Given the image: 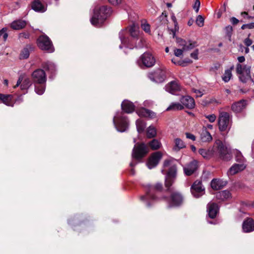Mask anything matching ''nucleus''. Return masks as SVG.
Here are the masks:
<instances>
[{"label": "nucleus", "instance_id": "nucleus-1", "mask_svg": "<svg viewBox=\"0 0 254 254\" xmlns=\"http://www.w3.org/2000/svg\"><path fill=\"white\" fill-rule=\"evenodd\" d=\"M138 26L133 23L119 33V38L121 41V45L119 46L120 49H122L123 46L130 49L137 47L135 44V41L138 40Z\"/></svg>", "mask_w": 254, "mask_h": 254}, {"label": "nucleus", "instance_id": "nucleus-2", "mask_svg": "<svg viewBox=\"0 0 254 254\" xmlns=\"http://www.w3.org/2000/svg\"><path fill=\"white\" fill-rule=\"evenodd\" d=\"M111 13L112 10L110 7L107 6L95 7L93 15L90 19L91 24L97 27H101Z\"/></svg>", "mask_w": 254, "mask_h": 254}, {"label": "nucleus", "instance_id": "nucleus-3", "mask_svg": "<svg viewBox=\"0 0 254 254\" xmlns=\"http://www.w3.org/2000/svg\"><path fill=\"white\" fill-rule=\"evenodd\" d=\"M162 185L160 183H157L155 186L148 185L146 187V194L140 197V199L145 203L147 207H150L153 203L158 199L156 196V191L161 190Z\"/></svg>", "mask_w": 254, "mask_h": 254}, {"label": "nucleus", "instance_id": "nucleus-4", "mask_svg": "<svg viewBox=\"0 0 254 254\" xmlns=\"http://www.w3.org/2000/svg\"><path fill=\"white\" fill-rule=\"evenodd\" d=\"M174 161L173 159L166 160L163 163L164 168L170 167L165 178V186L169 190H171L170 187L174 182L177 174V167L173 163Z\"/></svg>", "mask_w": 254, "mask_h": 254}, {"label": "nucleus", "instance_id": "nucleus-5", "mask_svg": "<svg viewBox=\"0 0 254 254\" xmlns=\"http://www.w3.org/2000/svg\"><path fill=\"white\" fill-rule=\"evenodd\" d=\"M239 63L236 65V73L238 75L240 80L246 83L249 80H252L251 76V67L247 65H242L240 63L245 62V58L244 56H240L238 58Z\"/></svg>", "mask_w": 254, "mask_h": 254}, {"label": "nucleus", "instance_id": "nucleus-6", "mask_svg": "<svg viewBox=\"0 0 254 254\" xmlns=\"http://www.w3.org/2000/svg\"><path fill=\"white\" fill-rule=\"evenodd\" d=\"M213 154L218 156L224 161H229L232 158L231 150L220 140L216 141L212 148Z\"/></svg>", "mask_w": 254, "mask_h": 254}, {"label": "nucleus", "instance_id": "nucleus-7", "mask_svg": "<svg viewBox=\"0 0 254 254\" xmlns=\"http://www.w3.org/2000/svg\"><path fill=\"white\" fill-rule=\"evenodd\" d=\"M136 139L133 138L135 143L132 152V157L136 160H139L144 157L148 152V147L144 143H136Z\"/></svg>", "mask_w": 254, "mask_h": 254}, {"label": "nucleus", "instance_id": "nucleus-8", "mask_svg": "<svg viewBox=\"0 0 254 254\" xmlns=\"http://www.w3.org/2000/svg\"><path fill=\"white\" fill-rule=\"evenodd\" d=\"M114 125L120 132H124L128 128V122L127 118L124 116L122 112H117L113 119Z\"/></svg>", "mask_w": 254, "mask_h": 254}, {"label": "nucleus", "instance_id": "nucleus-9", "mask_svg": "<svg viewBox=\"0 0 254 254\" xmlns=\"http://www.w3.org/2000/svg\"><path fill=\"white\" fill-rule=\"evenodd\" d=\"M155 63L154 57L149 52L144 53L137 61V64L140 67H151L155 65Z\"/></svg>", "mask_w": 254, "mask_h": 254}, {"label": "nucleus", "instance_id": "nucleus-10", "mask_svg": "<svg viewBox=\"0 0 254 254\" xmlns=\"http://www.w3.org/2000/svg\"><path fill=\"white\" fill-rule=\"evenodd\" d=\"M37 45L38 47L43 51L48 53L54 52L55 49L52 42L50 38L45 35H41L37 39Z\"/></svg>", "mask_w": 254, "mask_h": 254}, {"label": "nucleus", "instance_id": "nucleus-11", "mask_svg": "<svg viewBox=\"0 0 254 254\" xmlns=\"http://www.w3.org/2000/svg\"><path fill=\"white\" fill-rule=\"evenodd\" d=\"M218 124L219 129L221 131H224L229 129L230 127V114L226 112H220Z\"/></svg>", "mask_w": 254, "mask_h": 254}, {"label": "nucleus", "instance_id": "nucleus-12", "mask_svg": "<svg viewBox=\"0 0 254 254\" xmlns=\"http://www.w3.org/2000/svg\"><path fill=\"white\" fill-rule=\"evenodd\" d=\"M164 198L168 203V207L179 206L182 204L184 200L182 195L178 192L172 193L169 198Z\"/></svg>", "mask_w": 254, "mask_h": 254}, {"label": "nucleus", "instance_id": "nucleus-13", "mask_svg": "<svg viewBox=\"0 0 254 254\" xmlns=\"http://www.w3.org/2000/svg\"><path fill=\"white\" fill-rule=\"evenodd\" d=\"M148 78L156 83H162L166 79V70L165 69L158 68L152 72L149 73Z\"/></svg>", "mask_w": 254, "mask_h": 254}, {"label": "nucleus", "instance_id": "nucleus-14", "mask_svg": "<svg viewBox=\"0 0 254 254\" xmlns=\"http://www.w3.org/2000/svg\"><path fill=\"white\" fill-rule=\"evenodd\" d=\"M32 77L34 83L42 84L46 81V75L45 71L41 69H37L33 71Z\"/></svg>", "mask_w": 254, "mask_h": 254}, {"label": "nucleus", "instance_id": "nucleus-15", "mask_svg": "<svg viewBox=\"0 0 254 254\" xmlns=\"http://www.w3.org/2000/svg\"><path fill=\"white\" fill-rule=\"evenodd\" d=\"M191 192L196 198L202 196L204 192V188L202 186V183L199 181H195L191 187Z\"/></svg>", "mask_w": 254, "mask_h": 254}, {"label": "nucleus", "instance_id": "nucleus-16", "mask_svg": "<svg viewBox=\"0 0 254 254\" xmlns=\"http://www.w3.org/2000/svg\"><path fill=\"white\" fill-rule=\"evenodd\" d=\"M31 85L32 82L29 78L24 79L23 75H20L19 76L16 85L13 86V88L15 89L20 85V88L22 90H27Z\"/></svg>", "mask_w": 254, "mask_h": 254}, {"label": "nucleus", "instance_id": "nucleus-17", "mask_svg": "<svg viewBox=\"0 0 254 254\" xmlns=\"http://www.w3.org/2000/svg\"><path fill=\"white\" fill-rule=\"evenodd\" d=\"M162 158V154L160 152H156L152 154L149 158L147 166L148 168L151 169L156 167Z\"/></svg>", "mask_w": 254, "mask_h": 254}, {"label": "nucleus", "instance_id": "nucleus-18", "mask_svg": "<svg viewBox=\"0 0 254 254\" xmlns=\"http://www.w3.org/2000/svg\"><path fill=\"white\" fill-rule=\"evenodd\" d=\"M242 231L244 233H251L254 231V220L253 218L247 217L242 224Z\"/></svg>", "mask_w": 254, "mask_h": 254}, {"label": "nucleus", "instance_id": "nucleus-19", "mask_svg": "<svg viewBox=\"0 0 254 254\" xmlns=\"http://www.w3.org/2000/svg\"><path fill=\"white\" fill-rule=\"evenodd\" d=\"M197 167V162L196 160H193L187 164L183 169L186 175L190 176L196 171Z\"/></svg>", "mask_w": 254, "mask_h": 254}, {"label": "nucleus", "instance_id": "nucleus-20", "mask_svg": "<svg viewBox=\"0 0 254 254\" xmlns=\"http://www.w3.org/2000/svg\"><path fill=\"white\" fill-rule=\"evenodd\" d=\"M181 103L183 105L184 108L188 109H192L195 107V102L193 98L190 96H182L180 100Z\"/></svg>", "mask_w": 254, "mask_h": 254}, {"label": "nucleus", "instance_id": "nucleus-21", "mask_svg": "<svg viewBox=\"0 0 254 254\" xmlns=\"http://www.w3.org/2000/svg\"><path fill=\"white\" fill-rule=\"evenodd\" d=\"M122 110L126 113L130 114L135 110V105L128 100H125L121 104Z\"/></svg>", "mask_w": 254, "mask_h": 254}, {"label": "nucleus", "instance_id": "nucleus-22", "mask_svg": "<svg viewBox=\"0 0 254 254\" xmlns=\"http://www.w3.org/2000/svg\"><path fill=\"white\" fill-rule=\"evenodd\" d=\"M218 205L215 203H209L207 204V212L209 217L213 219L216 217L218 212Z\"/></svg>", "mask_w": 254, "mask_h": 254}, {"label": "nucleus", "instance_id": "nucleus-23", "mask_svg": "<svg viewBox=\"0 0 254 254\" xmlns=\"http://www.w3.org/2000/svg\"><path fill=\"white\" fill-rule=\"evenodd\" d=\"M136 113L140 117H148L150 119L155 118L156 116L155 113L144 108H141L137 110Z\"/></svg>", "mask_w": 254, "mask_h": 254}, {"label": "nucleus", "instance_id": "nucleus-24", "mask_svg": "<svg viewBox=\"0 0 254 254\" xmlns=\"http://www.w3.org/2000/svg\"><path fill=\"white\" fill-rule=\"evenodd\" d=\"M227 184V182L218 179H213L211 182V187L214 190L222 189Z\"/></svg>", "mask_w": 254, "mask_h": 254}, {"label": "nucleus", "instance_id": "nucleus-25", "mask_svg": "<svg viewBox=\"0 0 254 254\" xmlns=\"http://www.w3.org/2000/svg\"><path fill=\"white\" fill-rule=\"evenodd\" d=\"M165 90L171 94H175L178 91L180 90V86L179 84L173 81L167 84L164 87Z\"/></svg>", "mask_w": 254, "mask_h": 254}, {"label": "nucleus", "instance_id": "nucleus-26", "mask_svg": "<svg viewBox=\"0 0 254 254\" xmlns=\"http://www.w3.org/2000/svg\"><path fill=\"white\" fill-rule=\"evenodd\" d=\"M246 167V165L243 163L235 164L229 169L228 173L229 175H233L244 170Z\"/></svg>", "mask_w": 254, "mask_h": 254}, {"label": "nucleus", "instance_id": "nucleus-27", "mask_svg": "<svg viewBox=\"0 0 254 254\" xmlns=\"http://www.w3.org/2000/svg\"><path fill=\"white\" fill-rule=\"evenodd\" d=\"M42 67L51 74L49 77L53 78V75L55 74L56 70V65L55 64L51 62L48 61L43 63Z\"/></svg>", "mask_w": 254, "mask_h": 254}, {"label": "nucleus", "instance_id": "nucleus-28", "mask_svg": "<svg viewBox=\"0 0 254 254\" xmlns=\"http://www.w3.org/2000/svg\"><path fill=\"white\" fill-rule=\"evenodd\" d=\"M32 8L35 11L44 12L47 9V6L39 0H34L32 3Z\"/></svg>", "mask_w": 254, "mask_h": 254}, {"label": "nucleus", "instance_id": "nucleus-29", "mask_svg": "<svg viewBox=\"0 0 254 254\" xmlns=\"http://www.w3.org/2000/svg\"><path fill=\"white\" fill-rule=\"evenodd\" d=\"M34 47L32 45H27L21 51L19 58L26 59L29 57L30 53L33 50Z\"/></svg>", "mask_w": 254, "mask_h": 254}, {"label": "nucleus", "instance_id": "nucleus-30", "mask_svg": "<svg viewBox=\"0 0 254 254\" xmlns=\"http://www.w3.org/2000/svg\"><path fill=\"white\" fill-rule=\"evenodd\" d=\"M246 104L245 100H241L233 104L231 108L234 112L240 113L245 108Z\"/></svg>", "mask_w": 254, "mask_h": 254}, {"label": "nucleus", "instance_id": "nucleus-31", "mask_svg": "<svg viewBox=\"0 0 254 254\" xmlns=\"http://www.w3.org/2000/svg\"><path fill=\"white\" fill-rule=\"evenodd\" d=\"M26 25V22L25 20L19 19L13 21L11 23L10 26L12 29L18 30L25 27Z\"/></svg>", "mask_w": 254, "mask_h": 254}, {"label": "nucleus", "instance_id": "nucleus-32", "mask_svg": "<svg viewBox=\"0 0 254 254\" xmlns=\"http://www.w3.org/2000/svg\"><path fill=\"white\" fill-rule=\"evenodd\" d=\"M186 147L185 142L180 138H176L174 139V146L173 147V150L174 151L178 152L181 149Z\"/></svg>", "mask_w": 254, "mask_h": 254}, {"label": "nucleus", "instance_id": "nucleus-33", "mask_svg": "<svg viewBox=\"0 0 254 254\" xmlns=\"http://www.w3.org/2000/svg\"><path fill=\"white\" fill-rule=\"evenodd\" d=\"M12 96L11 95H4L0 93V101L8 106H13L12 102Z\"/></svg>", "mask_w": 254, "mask_h": 254}, {"label": "nucleus", "instance_id": "nucleus-34", "mask_svg": "<svg viewBox=\"0 0 254 254\" xmlns=\"http://www.w3.org/2000/svg\"><path fill=\"white\" fill-rule=\"evenodd\" d=\"M233 68L234 66H232L229 69L225 70L224 74L222 77V80L225 82H228L231 79L232 76V70L233 69Z\"/></svg>", "mask_w": 254, "mask_h": 254}, {"label": "nucleus", "instance_id": "nucleus-35", "mask_svg": "<svg viewBox=\"0 0 254 254\" xmlns=\"http://www.w3.org/2000/svg\"><path fill=\"white\" fill-rule=\"evenodd\" d=\"M184 109V106L182 103L173 102L167 108V111L170 110H181Z\"/></svg>", "mask_w": 254, "mask_h": 254}, {"label": "nucleus", "instance_id": "nucleus-36", "mask_svg": "<svg viewBox=\"0 0 254 254\" xmlns=\"http://www.w3.org/2000/svg\"><path fill=\"white\" fill-rule=\"evenodd\" d=\"M201 139L203 142H207L211 140L212 136L210 133L206 130H203L200 134Z\"/></svg>", "mask_w": 254, "mask_h": 254}, {"label": "nucleus", "instance_id": "nucleus-37", "mask_svg": "<svg viewBox=\"0 0 254 254\" xmlns=\"http://www.w3.org/2000/svg\"><path fill=\"white\" fill-rule=\"evenodd\" d=\"M136 126L138 132L141 133L144 131L146 127V124L143 121L140 119H138L136 121Z\"/></svg>", "mask_w": 254, "mask_h": 254}, {"label": "nucleus", "instance_id": "nucleus-38", "mask_svg": "<svg viewBox=\"0 0 254 254\" xmlns=\"http://www.w3.org/2000/svg\"><path fill=\"white\" fill-rule=\"evenodd\" d=\"M230 193L228 190H223L222 191L218 192L216 194V197L219 199L222 200L227 199L230 197Z\"/></svg>", "mask_w": 254, "mask_h": 254}, {"label": "nucleus", "instance_id": "nucleus-39", "mask_svg": "<svg viewBox=\"0 0 254 254\" xmlns=\"http://www.w3.org/2000/svg\"><path fill=\"white\" fill-rule=\"evenodd\" d=\"M161 143L159 141L156 139H153L149 143V145L150 148L153 150H157L161 146Z\"/></svg>", "mask_w": 254, "mask_h": 254}, {"label": "nucleus", "instance_id": "nucleus-40", "mask_svg": "<svg viewBox=\"0 0 254 254\" xmlns=\"http://www.w3.org/2000/svg\"><path fill=\"white\" fill-rule=\"evenodd\" d=\"M235 159L237 162L240 163V164H244V162L246 161V160L243 157L242 153L239 150L236 151Z\"/></svg>", "mask_w": 254, "mask_h": 254}, {"label": "nucleus", "instance_id": "nucleus-41", "mask_svg": "<svg viewBox=\"0 0 254 254\" xmlns=\"http://www.w3.org/2000/svg\"><path fill=\"white\" fill-rule=\"evenodd\" d=\"M156 134V130L154 127L150 126L147 129V137L148 138H153Z\"/></svg>", "mask_w": 254, "mask_h": 254}, {"label": "nucleus", "instance_id": "nucleus-42", "mask_svg": "<svg viewBox=\"0 0 254 254\" xmlns=\"http://www.w3.org/2000/svg\"><path fill=\"white\" fill-rule=\"evenodd\" d=\"M45 90V85H43V84H40L39 85H35V91L36 93L39 95H42Z\"/></svg>", "mask_w": 254, "mask_h": 254}, {"label": "nucleus", "instance_id": "nucleus-43", "mask_svg": "<svg viewBox=\"0 0 254 254\" xmlns=\"http://www.w3.org/2000/svg\"><path fill=\"white\" fill-rule=\"evenodd\" d=\"M197 46V43L195 41H188V44H187L186 47L185 48V51H188L193 49L194 47Z\"/></svg>", "mask_w": 254, "mask_h": 254}, {"label": "nucleus", "instance_id": "nucleus-44", "mask_svg": "<svg viewBox=\"0 0 254 254\" xmlns=\"http://www.w3.org/2000/svg\"><path fill=\"white\" fill-rule=\"evenodd\" d=\"M226 36L228 38L230 41H231V36L233 31V27L231 25L227 26L225 28Z\"/></svg>", "mask_w": 254, "mask_h": 254}, {"label": "nucleus", "instance_id": "nucleus-45", "mask_svg": "<svg viewBox=\"0 0 254 254\" xmlns=\"http://www.w3.org/2000/svg\"><path fill=\"white\" fill-rule=\"evenodd\" d=\"M7 28H2L1 30H0V37L2 36L3 41L5 42L6 41L8 37V34L7 33Z\"/></svg>", "mask_w": 254, "mask_h": 254}, {"label": "nucleus", "instance_id": "nucleus-46", "mask_svg": "<svg viewBox=\"0 0 254 254\" xmlns=\"http://www.w3.org/2000/svg\"><path fill=\"white\" fill-rule=\"evenodd\" d=\"M204 20L203 17L201 15H199L196 17V24L199 27H202L204 25Z\"/></svg>", "mask_w": 254, "mask_h": 254}, {"label": "nucleus", "instance_id": "nucleus-47", "mask_svg": "<svg viewBox=\"0 0 254 254\" xmlns=\"http://www.w3.org/2000/svg\"><path fill=\"white\" fill-rule=\"evenodd\" d=\"M199 153L203 156L204 158H208L209 155L210 154L209 151H207L204 149H199L198 150Z\"/></svg>", "mask_w": 254, "mask_h": 254}, {"label": "nucleus", "instance_id": "nucleus-48", "mask_svg": "<svg viewBox=\"0 0 254 254\" xmlns=\"http://www.w3.org/2000/svg\"><path fill=\"white\" fill-rule=\"evenodd\" d=\"M109 2L113 5H118L125 2V0H108Z\"/></svg>", "mask_w": 254, "mask_h": 254}, {"label": "nucleus", "instance_id": "nucleus-49", "mask_svg": "<svg viewBox=\"0 0 254 254\" xmlns=\"http://www.w3.org/2000/svg\"><path fill=\"white\" fill-rule=\"evenodd\" d=\"M177 42L180 46L183 47V50H185V48L186 47L187 44H188V41L184 40L182 39H178Z\"/></svg>", "mask_w": 254, "mask_h": 254}, {"label": "nucleus", "instance_id": "nucleus-50", "mask_svg": "<svg viewBox=\"0 0 254 254\" xmlns=\"http://www.w3.org/2000/svg\"><path fill=\"white\" fill-rule=\"evenodd\" d=\"M247 28L249 29L254 28V22L243 24L241 27V29L243 30H244Z\"/></svg>", "mask_w": 254, "mask_h": 254}, {"label": "nucleus", "instance_id": "nucleus-51", "mask_svg": "<svg viewBox=\"0 0 254 254\" xmlns=\"http://www.w3.org/2000/svg\"><path fill=\"white\" fill-rule=\"evenodd\" d=\"M142 29L147 33L150 32V25L145 23H142L141 24Z\"/></svg>", "mask_w": 254, "mask_h": 254}, {"label": "nucleus", "instance_id": "nucleus-52", "mask_svg": "<svg viewBox=\"0 0 254 254\" xmlns=\"http://www.w3.org/2000/svg\"><path fill=\"white\" fill-rule=\"evenodd\" d=\"M184 51L183 49H175L174 50V55L177 57H180L183 55V51Z\"/></svg>", "mask_w": 254, "mask_h": 254}, {"label": "nucleus", "instance_id": "nucleus-53", "mask_svg": "<svg viewBox=\"0 0 254 254\" xmlns=\"http://www.w3.org/2000/svg\"><path fill=\"white\" fill-rule=\"evenodd\" d=\"M200 5V2L199 0H196L195 3L193 6V9L195 10L196 13L199 11Z\"/></svg>", "mask_w": 254, "mask_h": 254}, {"label": "nucleus", "instance_id": "nucleus-54", "mask_svg": "<svg viewBox=\"0 0 254 254\" xmlns=\"http://www.w3.org/2000/svg\"><path fill=\"white\" fill-rule=\"evenodd\" d=\"M250 36V34H249V36H248V37L246 38L244 41V43L245 44V45L247 46V47H249L250 46L252 43H253V41L252 40H251V39L249 38V36Z\"/></svg>", "mask_w": 254, "mask_h": 254}, {"label": "nucleus", "instance_id": "nucleus-55", "mask_svg": "<svg viewBox=\"0 0 254 254\" xmlns=\"http://www.w3.org/2000/svg\"><path fill=\"white\" fill-rule=\"evenodd\" d=\"M206 118H207L210 122L213 123L215 121L216 117L214 114H211L206 116Z\"/></svg>", "mask_w": 254, "mask_h": 254}, {"label": "nucleus", "instance_id": "nucleus-56", "mask_svg": "<svg viewBox=\"0 0 254 254\" xmlns=\"http://www.w3.org/2000/svg\"><path fill=\"white\" fill-rule=\"evenodd\" d=\"M198 49H196L193 52L190 54L191 58L195 59H198Z\"/></svg>", "mask_w": 254, "mask_h": 254}, {"label": "nucleus", "instance_id": "nucleus-57", "mask_svg": "<svg viewBox=\"0 0 254 254\" xmlns=\"http://www.w3.org/2000/svg\"><path fill=\"white\" fill-rule=\"evenodd\" d=\"M186 135L187 138L190 139L193 141L195 140V136L193 134L187 132L186 133Z\"/></svg>", "mask_w": 254, "mask_h": 254}, {"label": "nucleus", "instance_id": "nucleus-58", "mask_svg": "<svg viewBox=\"0 0 254 254\" xmlns=\"http://www.w3.org/2000/svg\"><path fill=\"white\" fill-rule=\"evenodd\" d=\"M230 21L234 25L238 24L239 22V20L234 17L231 18Z\"/></svg>", "mask_w": 254, "mask_h": 254}, {"label": "nucleus", "instance_id": "nucleus-59", "mask_svg": "<svg viewBox=\"0 0 254 254\" xmlns=\"http://www.w3.org/2000/svg\"><path fill=\"white\" fill-rule=\"evenodd\" d=\"M178 65H180L182 66H186L187 64H186V61H179V63H177Z\"/></svg>", "mask_w": 254, "mask_h": 254}, {"label": "nucleus", "instance_id": "nucleus-60", "mask_svg": "<svg viewBox=\"0 0 254 254\" xmlns=\"http://www.w3.org/2000/svg\"><path fill=\"white\" fill-rule=\"evenodd\" d=\"M194 92L196 93L197 97H201L202 95V93L199 90H195Z\"/></svg>", "mask_w": 254, "mask_h": 254}, {"label": "nucleus", "instance_id": "nucleus-61", "mask_svg": "<svg viewBox=\"0 0 254 254\" xmlns=\"http://www.w3.org/2000/svg\"><path fill=\"white\" fill-rule=\"evenodd\" d=\"M22 101H23V99L22 97V95H20L16 100L15 102H18V103H20L22 102Z\"/></svg>", "mask_w": 254, "mask_h": 254}, {"label": "nucleus", "instance_id": "nucleus-62", "mask_svg": "<svg viewBox=\"0 0 254 254\" xmlns=\"http://www.w3.org/2000/svg\"><path fill=\"white\" fill-rule=\"evenodd\" d=\"M172 62L174 63L175 64L178 65V63H179V61L176 59L175 58H173L172 59Z\"/></svg>", "mask_w": 254, "mask_h": 254}, {"label": "nucleus", "instance_id": "nucleus-63", "mask_svg": "<svg viewBox=\"0 0 254 254\" xmlns=\"http://www.w3.org/2000/svg\"><path fill=\"white\" fill-rule=\"evenodd\" d=\"M185 61H186V64L187 65L189 64H191L192 62V61L190 59L185 60Z\"/></svg>", "mask_w": 254, "mask_h": 254}, {"label": "nucleus", "instance_id": "nucleus-64", "mask_svg": "<svg viewBox=\"0 0 254 254\" xmlns=\"http://www.w3.org/2000/svg\"><path fill=\"white\" fill-rule=\"evenodd\" d=\"M190 148H191V150H192L193 152H195V151H196V148H195V147L194 145H191L190 146Z\"/></svg>", "mask_w": 254, "mask_h": 254}]
</instances>
